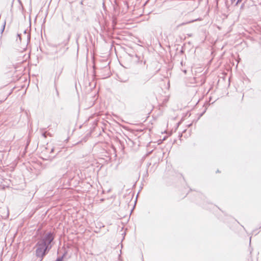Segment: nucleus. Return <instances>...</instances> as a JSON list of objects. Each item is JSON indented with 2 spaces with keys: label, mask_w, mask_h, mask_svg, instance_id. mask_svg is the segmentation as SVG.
<instances>
[{
  "label": "nucleus",
  "mask_w": 261,
  "mask_h": 261,
  "mask_svg": "<svg viewBox=\"0 0 261 261\" xmlns=\"http://www.w3.org/2000/svg\"><path fill=\"white\" fill-rule=\"evenodd\" d=\"M54 237L53 233L48 232L40 239L36 245V254L38 257H42L47 250L51 249V242L54 240Z\"/></svg>",
  "instance_id": "nucleus-1"
},
{
  "label": "nucleus",
  "mask_w": 261,
  "mask_h": 261,
  "mask_svg": "<svg viewBox=\"0 0 261 261\" xmlns=\"http://www.w3.org/2000/svg\"><path fill=\"white\" fill-rule=\"evenodd\" d=\"M196 20H197V19H195V20H191V21H188V22H183L180 25H185V24H187L188 23H190L193 22H194L195 21H196Z\"/></svg>",
  "instance_id": "nucleus-2"
},
{
  "label": "nucleus",
  "mask_w": 261,
  "mask_h": 261,
  "mask_svg": "<svg viewBox=\"0 0 261 261\" xmlns=\"http://www.w3.org/2000/svg\"><path fill=\"white\" fill-rule=\"evenodd\" d=\"M5 25H6V21L4 22L3 25V28H2V32H3L5 29Z\"/></svg>",
  "instance_id": "nucleus-3"
},
{
  "label": "nucleus",
  "mask_w": 261,
  "mask_h": 261,
  "mask_svg": "<svg viewBox=\"0 0 261 261\" xmlns=\"http://www.w3.org/2000/svg\"><path fill=\"white\" fill-rule=\"evenodd\" d=\"M62 258H58L56 261H62Z\"/></svg>",
  "instance_id": "nucleus-4"
},
{
  "label": "nucleus",
  "mask_w": 261,
  "mask_h": 261,
  "mask_svg": "<svg viewBox=\"0 0 261 261\" xmlns=\"http://www.w3.org/2000/svg\"><path fill=\"white\" fill-rule=\"evenodd\" d=\"M42 136H43L44 138H46V132H45V133H42Z\"/></svg>",
  "instance_id": "nucleus-5"
},
{
  "label": "nucleus",
  "mask_w": 261,
  "mask_h": 261,
  "mask_svg": "<svg viewBox=\"0 0 261 261\" xmlns=\"http://www.w3.org/2000/svg\"><path fill=\"white\" fill-rule=\"evenodd\" d=\"M128 81L127 79H125V80H121L120 81L121 82H126Z\"/></svg>",
  "instance_id": "nucleus-6"
},
{
  "label": "nucleus",
  "mask_w": 261,
  "mask_h": 261,
  "mask_svg": "<svg viewBox=\"0 0 261 261\" xmlns=\"http://www.w3.org/2000/svg\"><path fill=\"white\" fill-rule=\"evenodd\" d=\"M242 1V0H237L236 4H238L239 3H241Z\"/></svg>",
  "instance_id": "nucleus-7"
},
{
  "label": "nucleus",
  "mask_w": 261,
  "mask_h": 261,
  "mask_svg": "<svg viewBox=\"0 0 261 261\" xmlns=\"http://www.w3.org/2000/svg\"><path fill=\"white\" fill-rule=\"evenodd\" d=\"M17 37L19 38V40H21L20 35L19 34H17Z\"/></svg>",
  "instance_id": "nucleus-8"
},
{
  "label": "nucleus",
  "mask_w": 261,
  "mask_h": 261,
  "mask_svg": "<svg viewBox=\"0 0 261 261\" xmlns=\"http://www.w3.org/2000/svg\"><path fill=\"white\" fill-rule=\"evenodd\" d=\"M54 148H51L50 152H54Z\"/></svg>",
  "instance_id": "nucleus-9"
},
{
  "label": "nucleus",
  "mask_w": 261,
  "mask_h": 261,
  "mask_svg": "<svg viewBox=\"0 0 261 261\" xmlns=\"http://www.w3.org/2000/svg\"><path fill=\"white\" fill-rule=\"evenodd\" d=\"M236 0H231V2L233 3V2H234Z\"/></svg>",
  "instance_id": "nucleus-10"
}]
</instances>
